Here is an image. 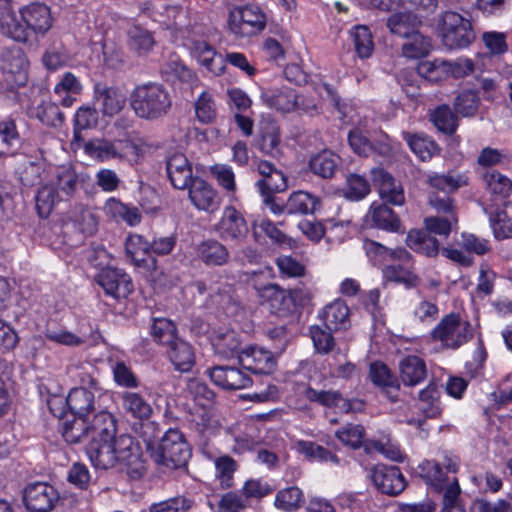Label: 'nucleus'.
Here are the masks:
<instances>
[{"label":"nucleus","mask_w":512,"mask_h":512,"mask_svg":"<svg viewBox=\"0 0 512 512\" xmlns=\"http://www.w3.org/2000/svg\"><path fill=\"white\" fill-rule=\"evenodd\" d=\"M86 451L96 469L107 470L120 463L127 467L135 466L134 470L139 474L144 470L138 446L128 435H120L110 440L90 441Z\"/></svg>","instance_id":"f257e3e1"},{"label":"nucleus","mask_w":512,"mask_h":512,"mask_svg":"<svg viewBox=\"0 0 512 512\" xmlns=\"http://www.w3.org/2000/svg\"><path fill=\"white\" fill-rule=\"evenodd\" d=\"M130 106L135 115L145 120H158L172 107V96L165 85L148 81L136 85L130 94Z\"/></svg>","instance_id":"f03ea898"},{"label":"nucleus","mask_w":512,"mask_h":512,"mask_svg":"<svg viewBox=\"0 0 512 512\" xmlns=\"http://www.w3.org/2000/svg\"><path fill=\"white\" fill-rule=\"evenodd\" d=\"M321 89L326 92L328 99L340 113V120L342 123L344 125L357 126V128L351 130L348 134L349 144L355 153L364 157L369 156L373 151H377L378 154L383 156L391 153L392 146L386 141H383L378 146L373 147L359 128L362 126L359 114L352 107L342 103L337 93L329 84L323 83L322 86L317 89L320 95H322Z\"/></svg>","instance_id":"7ed1b4c3"},{"label":"nucleus","mask_w":512,"mask_h":512,"mask_svg":"<svg viewBox=\"0 0 512 512\" xmlns=\"http://www.w3.org/2000/svg\"><path fill=\"white\" fill-rule=\"evenodd\" d=\"M145 442L152 459L168 469L184 466L191 455L189 445L178 429L167 430L157 443L146 439Z\"/></svg>","instance_id":"20e7f679"},{"label":"nucleus","mask_w":512,"mask_h":512,"mask_svg":"<svg viewBox=\"0 0 512 512\" xmlns=\"http://www.w3.org/2000/svg\"><path fill=\"white\" fill-rule=\"evenodd\" d=\"M266 15L256 5L233 8L228 15L229 32L237 39H247L259 35L266 27Z\"/></svg>","instance_id":"39448f33"},{"label":"nucleus","mask_w":512,"mask_h":512,"mask_svg":"<svg viewBox=\"0 0 512 512\" xmlns=\"http://www.w3.org/2000/svg\"><path fill=\"white\" fill-rule=\"evenodd\" d=\"M431 337L448 349H458L473 337V327L457 314H449L431 331Z\"/></svg>","instance_id":"423d86ee"},{"label":"nucleus","mask_w":512,"mask_h":512,"mask_svg":"<svg viewBox=\"0 0 512 512\" xmlns=\"http://www.w3.org/2000/svg\"><path fill=\"white\" fill-rule=\"evenodd\" d=\"M441 34L443 44L449 49L467 47L475 38L470 21L452 11L442 16Z\"/></svg>","instance_id":"0eeeda50"},{"label":"nucleus","mask_w":512,"mask_h":512,"mask_svg":"<svg viewBox=\"0 0 512 512\" xmlns=\"http://www.w3.org/2000/svg\"><path fill=\"white\" fill-rule=\"evenodd\" d=\"M213 229L220 239L232 243H241L249 232L248 223L243 214L231 205L223 209Z\"/></svg>","instance_id":"6e6552de"},{"label":"nucleus","mask_w":512,"mask_h":512,"mask_svg":"<svg viewBox=\"0 0 512 512\" xmlns=\"http://www.w3.org/2000/svg\"><path fill=\"white\" fill-rule=\"evenodd\" d=\"M1 68L5 80L10 86H23L26 84L29 61L20 47L14 46L2 53Z\"/></svg>","instance_id":"1a4fd4ad"},{"label":"nucleus","mask_w":512,"mask_h":512,"mask_svg":"<svg viewBox=\"0 0 512 512\" xmlns=\"http://www.w3.org/2000/svg\"><path fill=\"white\" fill-rule=\"evenodd\" d=\"M459 468V459L456 456L444 455L442 462L426 460L419 465L420 475L426 482L437 490H442L451 482L449 473H456Z\"/></svg>","instance_id":"9d476101"},{"label":"nucleus","mask_w":512,"mask_h":512,"mask_svg":"<svg viewBox=\"0 0 512 512\" xmlns=\"http://www.w3.org/2000/svg\"><path fill=\"white\" fill-rule=\"evenodd\" d=\"M23 499L29 512H50L59 500V493L48 483L35 482L25 488Z\"/></svg>","instance_id":"9b49d317"},{"label":"nucleus","mask_w":512,"mask_h":512,"mask_svg":"<svg viewBox=\"0 0 512 512\" xmlns=\"http://www.w3.org/2000/svg\"><path fill=\"white\" fill-rule=\"evenodd\" d=\"M134 149V145L128 140L110 141L105 138L90 140L84 146L87 155L101 162L124 159Z\"/></svg>","instance_id":"f8f14e48"},{"label":"nucleus","mask_w":512,"mask_h":512,"mask_svg":"<svg viewBox=\"0 0 512 512\" xmlns=\"http://www.w3.org/2000/svg\"><path fill=\"white\" fill-rule=\"evenodd\" d=\"M97 282L113 298H125L133 291L131 277L118 268H102L97 275Z\"/></svg>","instance_id":"ddd939ff"},{"label":"nucleus","mask_w":512,"mask_h":512,"mask_svg":"<svg viewBox=\"0 0 512 512\" xmlns=\"http://www.w3.org/2000/svg\"><path fill=\"white\" fill-rule=\"evenodd\" d=\"M241 366L255 374H270L276 368V358L267 349L248 346L238 353Z\"/></svg>","instance_id":"4468645a"},{"label":"nucleus","mask_w":512,"mask_h":512,"mask_svg":"<svg viewBox=\"0 0 512 512\" xmlns=\"http://www.w3.org/2000/svg\"><path fill=\"white\" fill-rule=\"evenodd\" d=\"M370 478L380 492L388 495H397L406 486L404 476L396 466L375 465L370 470Z\"/></svg>","instance_id":"2eb2a0df"},{"label":"nucleus","mask_w":512,"mask_h":512,"mask_svg":"<svg viewBox=\"0 0 512 512\" xmlns=\"http://www.w3.org/2000/svg\"><path fill=\"white\" fill-rule=\"evenodd\" d=\"M24 27L37 35H45L52 27L53 18L50 8L39 2L30 3L19 11Z\"/></svg>","instance_id":"dca6fc26"},{"label":"nucleus","mask_w":512,"mask_h":512,"mask_svg":"<svg viewBox=\"0 0 512 512\" xmlns=\"http://www.w3.org/2000/svg\"><path fill=\"white\" fill-rule=\"evenodd\" d=\"M93 99L104 117L117 115L125 106L124 94L118 88L105 83L95 84Z\"/></svg>","instance_id":"f3484780"},{"label":"nucleus","mask_w":512,"mask_h":512,"mask_svg":"<svg viewBox=\"0 0 512 512\" xmlns=\"http://www.w3.org/2000/svg\"><path fill=\"white\" fill-rule=\"evenodd\" d=\"M189 199L198 209L214 213L220 207V198L214 188L201 178L195 177L189 186Z\"/></svg>","instance_id":"a211bd4d"},{"label":"nucleus","mask_w":512,"mask_h":512,"mask_svg":"<svg viewBox=\"0 0 512 512\" xmlns=\"http://www.w3.org/2000/svg\"><path fill=\"white\" fill-rule=\"evenodd\" d=\"M259 297L266 303L272 313L284 316L294 309L293 293L281 289L276 284H269L259 290Z\"/></svg>","instance_id":"6ab92c4d"},{"label":"nucleus","mask_w":512,"mask_h":512,"mask_svg":"<svg viewBox=\"0 0 512 512\" xmlns=\"http://www.w3.org/2000/svg\"><path fill=\"white\" fill-rule=\"evenodd\" d=\"M208 374L215 385L227 390L244 389L251 384V378L234 366H216Z\"/></svg>","instance_id":"aec40b11"},{"label":"nucleus","mask_w":512,"mask_h":512,"mask_svg":"<svg viewBox=\"0 0 512 512\" xmlns=\"http://www.w3.org/2000/svg\"><path fill=\"white\" fill-rule=\"evenodd\" d=\"M295 393L299 397V400L294 404L296 409H306V401L326 407H334L342 400L341 394L337 391L317 390L308 384L297 385Z\"/></svg>","instance_id":"412c9836"},{"label":"nucleus","mask_w":512,"mask_h":512,"mask_svg":"<svg viewBox=\"0 0 512 512\" xmlns=\"http://www.w3.org/2000/svg\"><path fill=\"white\" fill-rule=\"evenodd\" d=\"M192 56L209 73L219 76L225 71V60L208 42L196 40L191 46Z\"/></svg>","instance_id":"4be33fe9"},{"label":"nucleus","mask_w":512,"mask_h":512,"mask_svg":"<svg viewBox=\"0 0 512 512\" xmlns=\"http://www.w3.org/2000/svg\"><path fill=\"white\" fill-rule=\"evenodd\" d=\"M166 169L170 182L176 189L182 190L188 188L195 179L193 178L191 164L182 153H176L170 156L167 161Z\"/></svg>","instance_id":"5701e85b"},{"label":"nucleus","mask_w":512,"mask_h":512,"mask_svg":"<svg viewBox=\"0 0 512 512\" xmlns=\"http://www.w3.org/2000/svg\"><path fill=\"white\" fill-rule=\"evenodd\" d=\"M367 227H376L388 232H398L400 220L394 211L385 204L372 203L364 218Z\"/></svg>","instance_id":"b1692460"},{"label":"nucleus","mask_w":512,"mask_h":512,"mask_svg":"<svg viewBox=\"0 0 512 512\" xmlns=\"http://www.w3.org/2000/svg\"><path fill=\"white\" fill-rule=\"evenodd\" d=\"M363 247L374 265H385L390 261L406 263L412 258L411 254L404 248L389 249L373 240L364 241Z\"/></svg>","instance_id":"393cba45"},{"label":"nucleus","mask_w":512,"mask_h":512,"mask_svg":"<svg viewBox=\"0 0 512 512\" xmlns=\"http://www.w3.org/2000/svg\"><path fill=\"white\" fill-rule=\"evenodd\" d=\"M373 180L382 200L392 205L404 204L403 188L390 174L382 169L373 170Z\"/></svg>","instance_id":"a878e982"},{"label":"nucleus","mask_w":512,"mask_h":512,"mask_svg":"<svg viewBox=\"0 0 512 512\" xmlns=\"http://www.w3.org/2000/svg\"><path fill=\"white\" fill-rule=\"evenodd\" d=\"M88 423V437L90 441H102L116 439V420L114 416L106 411L101 410L96 413Z\"/></svg>","instance_id":"bb28decb"},{"label":"nucleus","mask_w":512,"mask_h":512,"mask_svg":"<svg viewBox=\"0 0 512 512\" xmlns=\"http://www.w3.org/2000/svg\"><path fill=\"white\" fill-rule=\"evenodd\" d=\"M263 102L280 113H291L296 109L297 92L288 87L262 92Z\"/></svg>","instance_id":"cd10ccee"},{"label":"nucleus","mask_w":512,"mask_h":512,"mask_svg":"<svg viewBox=\"0 0 512 512\" xmlns=\"http://www.w3.org/2000/svg\"><path fill=\"white\" fill-rule=\"evenodd\" d=\"M400 379L406 386H416L422 383L427 376V367L424 360L418 356L410 355L399 362Z\"/></svg>","instance_id":"c85d7f7f"},{"label":"nucleus","mask_w":512,"mask_h":512,"mask_svg":"<svg viewBox=\"0 0 512 512\" xmlns=\"http://www.w3.org/2000/svg\"><path fill=\"white\" fill-rule=\"evenodd\" d=\"M167 355L174 368L180 372L190 371L195 364L192 346L179 338L168 345Z\"/></svg>","instance_id":"c756f323"},{"label":"nucleus","mask_w":512,"mask_h":512,"mask_svg":"<svg viewBox=\"0 0 512 512\" xmlns=\"http://www.w3.org/2000/svg\"><path fill=\"white\" fill-rule=\"evenodd\" d=\"M48 180L60 192L64 199L74 193L77 185L76 172L70 165L51 168Z\"/></svg>","instance_id":"7c9ffc66"},{"label":"nucleus","mask_w":512,"mask_h":512,"mask_svg":"<svg viewBox=\"0 0 512 512\" xmlns=\"http://www.w3.org/2000/svg\"><path fill=\"white\" fill-rule=\"evenodd\" d=\"M121 406L125 413L139 420H147L153 414L151 404L138 392L124 391L120 394Z\"/></svg>","instance_id":"2f4dec72"},{"label":"nucleus","mask_w":512,"mask_h":512,"mask_svg":"<svg viewBox=\"0 0 512 512\" xmlns=\"http://www.w3.org/2000/svg\"><path fill=\"white\" fill-rule=\"evenodd\" d=\"M320 316L328 330L347 329L350 326L349 308L340 299L325 306Z\"/></svg>","instance_id":"473e14b6"},{"label":"nucleus","mask_w":512,"mask_h":512,"mask_svg":"<svg viewBox=\"0 0 512 512\" xmlns=\"http://www.w3.org/2000/svg\"><path fill=\"white\" fill-rule=\"evenodd\" d=\"M83 85L81 81L71 72H66L54 87V94L58 97L64 107H70L81 94Z\"/></svg>","instance_id":"72a5a7b5"},{"label":"nucleus","mask_w":512,"mask_h":512,"mask_svg":"<svg viewBox=\"0 0 512 512\" xmlns=\"http://www.w3.org/2000/svg\"><path fill=\"white\" fill-rule=\"evenodd\" d=\"M199 258L209 266H222L229 261V252L225 245L217 240H206L197 247Z\"/></svg>","instance_id":"f704fd0d"},{"label":"nucleus","mask_w":512,"mask_h":512,"mask_svg":"<svg viewBox=\"0 0 512 512\" xmlns=\"http://www.w3.org/2000/svg\"><path fill=\"white\" fill-rule=\"evenodd\" d=\"M0 32L16 41L27 40V27H24V22L17 18L11 5L0 10Z\"/></svg>","instance_id":"c9c22d12"},{"label":"nucleus","mask_w":512,"mask_h":512,"mask_svg":"<svg viewBox=\"0 0 512 512\" xmlns=\"http://www.w3.org/2000/svg\"><path fill=\"white\" fill-rule=\"evenodd\" d=\"M411 259L401 264H390L386 263L382 269L383 278L388 282H395L404 284L406 287H416L419 284V278L411 270L410 264Z\"/></svg>","instance_id":"e433bc0d"},{"label":"nucleus","mask_w":512,"mask_h":512,"mask_svg":"<svg viewBox=\"0 0 512 512\" xmlns=\"http://www.w3.org/2000/svg\"><path fill=\"white\" fill-rule=\"evenodd\" d=\"M66 403L75 416L88 418V414L94 409V394L84 387L73 388Z\"/></svg>","instance_id":"4c0bfd02"},{"label":"nucleus","mask_w":512,"mask_h":512,"mask_svg":"<svg viewBox=\"0 0 512 512\" xmlns=\"http://www.w3.org/2000/svg\"><path fill=\"white\" fill-rule=\"evenodd\" d=\"M421 21L413 12H397L387 19L390 32L400 37H408L417 31Z\"/></svg>","instance_id":"58836bf2"},{"label":"nucleus","mask_w":512,"mask_h":512,"mask_svg":"<svg viewBox=\"0 0 512 512\" xmlns=\"http://www.w3.org/2000/svg\"><path fill=\"white\" fill-rule=\"evenodd\" d=\"M411 151L421 160L429 161L432 157L439 154V147L434 140L422 134H410L402 132Z\"/></svg>","instance_id":"ea45409f"},{"label":"nucleus","mask_w":512,"mask_h":512,"mask_svg":"<svg viewBox=\"0 0 512 512\" xmlns=\"http://www.w3.org/2000/svg\"><path fill=\"white\" fill-rule=\"evenodd\" d=\"M63 200L60 192L47 180L40 186L35 196L38 215L42 218L48 217L54 207Z\"/></svg>","instance_id":"a19ab883"},{"label":"nucleus","mask_w":512,"mask_h":512,"mask_svg":"<svg viewBox=\"0 0 512 512\" xmlns=\"http://www.w3.org/2000/svg\"><path fill=\"white\" fill-rule=\"evenodd\" d=\"M208 458L213 462L215 469V480L223 489L231 488L234 484V474L238 469L237 462L229 455H219Z\"/></svg>","instance_id":"79ce46f5"},{"label":"nucleus","mask_w":512,"mask_h":512,"mask_svg":"<svg viewBox=\"0 0 512 512\" xmlns=\"http://www.w3.org/2000/svg\"><path fill=\"white\" fill-rule=\"evenodd\" d=\"M341 158L331 150H323L309 161L311 171L323 178L332 177L340 165Z\"/></svg>","instance_id":"37998d69"},{"label":"nucleus","mask_w":512,"mask_h":512,"mask_svg":"<svg viewBox=\"0 0 512 512\" xmlns=\"http://www.w3.org/2000/svg\"><path fill=\"white\" fill-rule=\"evenodd\" d=\"M73 226L84 235H93L98 229V220L94 211L82 205L75 206L69 216Z\"/></svg>","instance_id":"c03bdc74"},{"label":"nucleus","mask_w":512,"mask_h":512,"mask_svg":"<svg viewBox=\"0 0 512 512\" xmlns=\"http://www.w3.org/2000/svg\"><path fill=\"white\" fill-rule=\"evenodd\" d=\"M319 198L304 191L294 192L286 203V209L290 214H311L318 210Z\"/></svg>","instance_id":"a18cd8bd"},{"label":"nucleus","mask_w":512,"mask_h":512,"mask_svg":"<svg viewBox=\"0 0 512 512\" xmlns=\"http://www.w3.org/2000/svg\"><path fill=\"white\" fill-rule=\"evenodd\" d=\"M127 256L136 266H142L151 256L150 243L139 234H130L125 241Z\"/></svg>","instance_id":"49530a36"},{"label":"nucleus","mask_w":512,"mask_h":512,"mask_svg":"<svg viewBox=\"0 0 512 512\" xmlns=\"http://www.w3.org/2000/svg\"><path fill=\"white\" fill-rule=\"evenodd\" d=\"M427 183L431 188L444 193H452L457 189L468 184V178L461 173H448L445 175L433 174L427 178Z\"/></svg>","instance_id":"de8ad7c7"},{"label":"nucleus","mask_w":512,"mask_h":512,"mask_svg":"<svg viewBox=\"0 0 512 512\" xmlns=\"http://www.w3.org/2000/svg\"><path fill=\"white\" fill-rule=\"evenodd\" d=\"M417 407L427 418H435L440 415L442 408L439 391L435 385L430 384L420 391Z\"/></svg>","instance_id":"09e8293b"},{"label":"nucleus","mask_w":512,"mask_h":512,"mask_svg":"<svg viewBox=\"0 0 512 512\" xmlns=\"http://www.w3.org/2000/svg\"><path fill=\"white\" fill-rule=\"evenodd\" d=\"M194 110L199 122L202 124L213 123L217 117L214 94L208 90L203 91L195 100Z\"/></svg>","instance_id":"8fccbe9b"},{"label":"nucleus","mask_w":512,"mask_h":512,"mask_svg":"<svg viewBox=\"0 0 512 512\" xmlns=\"http://www.w3.org/2000/svg\"><path fill=\"white\" fill-rule=\"evenodd\" d=\"M295 449L310 461L339 463V458L335 454L312 441H296Z\"/></svg>","instance_id":"3c124183"},{"label":"nucleus","mask_w":512,"mask_h":512,"mask_svg":"<svg viewBox=\"0 0 512 512\" xmlns=\"http://www.w3.org/2000/svg\"><path fill=\"white\" fill-rule=\"evenodd\" d=\"M304 494L296 486L288 487L277 492L274 504L285 512H294L304 504Z\"/></svg>","instance_id":"603ef678"},{"label":"nucleus","mask_w":512,"mask_h":512,"mask_svg":"<svg viewBox=\"0 0 512 512\" xmlns=\"http://www.w3.org/2000/svg\"><path fill=\"white\" fill-rule=\"evenodd\" d=\"M406 41L402 45V54L408 59H419L425 57L430 49V40L420 34L418 31L405 37Z\"/></svg>","instance_id":"864d4df0"},{"label":"nucleus","mask_w":512,"mask_h":512,"mask_svg":"<svg viewBox=\"0 0 512 512\" xmlns=\"http://www.w3.org/2000/svg\"><path fill=\"white\" fill-rule=\"evenodd\" d=\"M488 191L494 196V200L507 198L512 192V182L499 172L491 171L484 176Z\"/></svg>","instance_id":"5fc2aeb1"},{"label":"nucleus","mask_w":512,"mask_h":512,"mask_svg":"<svg viewBox=\"0 0 512 512\" xmlns=\"http://www.w3.org/2000/svg\"><path fill=\"white\" fill-rule=\"evenodd\" d=\"M350 35L353 39L358 56L360 58L370 57L374 49V43L369 28L364 25L355 26L350 31Z\"/></svg>","instance_id":"6e6d98bb"},{"label":"nucleus","mask_w":512,"mask_h":512,"mask_svg":"<svg viewBox=\"0 0 512 512\" xmlns=\"http://www.w3.org/2000/svg\"><path fill=\"white\" fill-rule=\"evenodd\" d=\"M335 436L346 447L358 449L364 444L365 430L359 424H347L339 428Z\"/></svg>","instance_id":"4d7b16f0"},{"label":"nucleus","mask_w":512,"mask_h":512,"mask_svg":"<svg viewBox=\"0 0 512 512\" xmlns=\"http://www.w3.org/2000/svg\"><path fill=\"white\" fill-rule=\"evenodd\" d=\"M370 379L374 384L385 389L387 393L399 389L397 379L391 374L389 368L382 363L371 364Z\"/></svg>","instance_id":"13d9d810"},{"label":"nucleus","mask_w":512,"mask_h":512,"mask_svg":"<svg viewBox=\"0 0 512 512\" xmlns=\"http://www.w3.org/2000/svg\"><path fill=\"white\" fill-rule=\"evenodd\" d=\"M176 326L167 318H155L151 326V336L156 342L169 345L176 339Z\"/></svg>","instance_id":"bf43d9fd"},{"label":"nucleus","mask_w":512,"mask_h":512,"mask_svg":"<svg viewBox=\"0 0 512 512\" xmlns=\"http://www.w3.org/2000/svg\"><path fill=\"white\" fill-rule=\"evenodd\" d=\"M418 73L430 82H439L448 78L446 60L423 61L417 67Z\"/></svg>","instance_id":"052dcab7"},{"label":"nucleus","mask_w":512,"mask_h":512,"mask_svg":"<svg viewBox=\"0 0 512 512\" xmlns=\"http://www.w3.org/2000/svg\"><path fill=\"white\" fill-rule=\"evenodd\" d=\"M212 343L215 351L224 357H230L234 353L240 352L241 341L239 335L233 330L216 335Z\"/></svg>","instance_id":"680f3d73"},{"label":"nucleus","mask_w":512,"mask_h":512,"mask_svg":"<svg viewBox=\"0 0 512 512\" xmlns=\"http://www.w3.org/2000/svg\"><path fill=\"white\" fill-rule=\"evenodd\" d=\"M166 18L167 19L165 25L167 29H170L174 32L187 31L191 26L189 12L182 7H167Z\"/></svg>","instance_id":"e2e57ef3"},{"label":"nucleus","mask_w":512,"mask_h":512,"mask_svg":"<svg viewBox=\"0 0 512 512\" xmlns=\"http://www.w3.org/2000/svg\"><path fill=\"white\" fill-rule=\"evenodd\" d=\"M280 145V132L279 128L273 124H266L261 130V137L259 141V148L262 152L275 156Z\"/></svg>","instance_id":"0e129e2a"},{"label":"nucleus","mask_w":512,"mask_h":512,"mask_svg":"<svg viewBox=\"0 0 512 512\" xmlns=\"http://www.w3.org/2000/svg\"><path fill=\"white\" fill-rule=\"evenodd\" d=\"M435 127L446 134H453L458 126L457 118L448 106H440L431 115Z\"/></svg>","instance_id":"69168bd1"},{"label":"nucleus","mask_w":512,"mask_h":512,"mask_svg":"<svg viewBox=\"0 0 512 512\" xmlns=\"http://www.w3.org/2000/svg\"><path fill=\"white\" fill-rule=\"evenodd\" d=\"M37 119L46 126H58L63 121L59 107L51 101H43L35 111Z\"/></svg>","instance_id":"338daca9"},{"label":"nucleus","mask_w":512,"mask_h":512,"mask_svg":"<svg viewBox=\"0 0 512 512\" xmlns=\"http://www.w3.org/2000/svg\"><path fill=\"white\" fill-rule=\"evenodd\" d=\"M370 192V185L367 180L356 174L347 178L344 195L347 199L357 201L365 198Z\"/></svg>","instance_id":"774afa93"}]
</instances>
